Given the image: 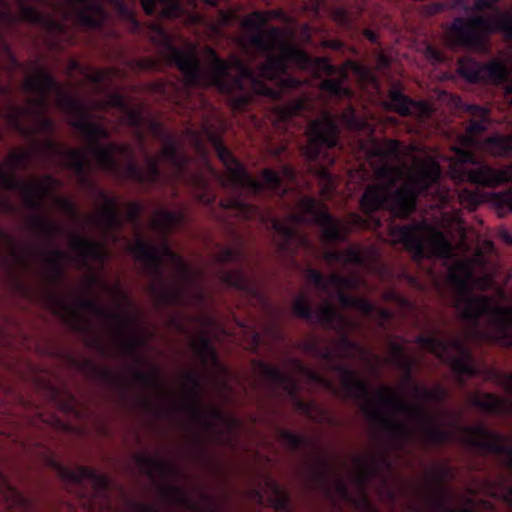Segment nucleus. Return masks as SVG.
Returning <instances> with one entry per match:
<instances>
[{
  "label": "nucleus",
  "instance_id": "c756f323",
  "mask_svg": "<svg viewBox=\"0 0 512 512\" xmlns=\"http://www.w3.org/2000/svg\"><path fill=\"white\" fill-rule=\"evenodd\" d=\"M255 367L270 385L283 388L290 396L296 395L294 380L283 372L280 367L263 361H255Z\"/></svg>",
  "mask_w": 512,
  "mask_h": 512
},
{
  "label": "nucleus",
  "instance_id": "5fc2aeb1",
  "mask_svg": "<svg viewBox=\"0 0 512 512\" xmlns=\"http://www.w3.org/2000/svg\"><path fill=\"white\" fill-rule=\"evenodd\" d=\"M278 436L292 451H298L308 444L306 437L289 429L278 428Z\"/></svg>",
  "mask_w": 512,
  "mask_h": 512
},
{
  "label": "nucleus",
  "instance_id": "4d7b16f0",
  "mask_svg": "<svg viewBox=\"0 0 512 512\" xmlns=\"http://www.w3.org/2000/svg\"><path fill=\"white\" fill-rule=\"evenodd\" d=\"M375 154L385 158L398 159L403 154V145L399 140L386 139L382 146L375 148Z\"/></svg>",
  "mask_w": 512,
  "mask_h": 512
},
{
  "label": "nucleus",
  "instance_id": "bf43d9fd",
  "mask_svg": "<svg viewBox=\"0 0 512 512\" xmlns=\"http://www.w3.org/2000/svg\"><path fill=\"white\" fill-rule=\"evenodd\" d=\"M303 349L322 360L333 362L335 359L334 352L328 347H321L318 339L312 338L303 343Z\"/></svg>",
  "mask_w": 512,
  "mask_h": 512
},
{
  "label": "nucleus",
  "instance_id": "b1692460",
  "mask_svg": "<svg viewBox=\"0 0 512 512\" xmlns=\"http://www.w3.org/2000/svg\"><path fill=\"white\" fill-rule=\"evenodd\" d=\"M500 383L512 394V373H499ZM471 405L486 413L509 416L512 415V403L493 393L475 394L470 399Z\"/></svg>",
  "mask_w": 512,
  "mask_h": 512
},
{
  "label": "nucleus",
  "instance_id": "f03ea898",
  "mask_svg": "<svg viewBox=\"0 0 512 512\" xmlns=\"http://www.w3.org/2000/svg\"><path fill=\"white\" fill-rule=\"evenodd\" d=\"M401 170L395 165L384 163L376 170L377 177L383 184L368 185L360 198V207L367 216L364 218L358 213L348 215V225L338 221L328 210L325 204L316 198L305 196L298 202L300 213L305 215L308 223H314L322 230V237L326 243H343L347 241L352 229H376L381 226L379 219L373 214L381 209H389L393 216L406 219L416 209L420 196H431L438 204L445 205L450 200V191L441 184L440 164L433 160L420 161L409 180L392 192L401 177Z\"/></svg>",
  "mask_w": 512,
  "mask_h": 512
},
{
  "label": "nucleus",
  "instance_id": "09e8293b",
  "mask_svg": "<svg viewBox=\"0 0 512 512\" xmlns=\"http://www.w3.org/2000/svg\"><path fill=\"white\" fill-rule=\"evenodd\" d=\"M267 485L272 490V503L277 512H291V500L288 493L276 482L269 479Z\"/></svg>",
  "mask_w": 512,
  "mask_h": 512
},
{
  "label": "nucleus",
  "instance_id": "c9c22d12",
  "mask_svg": "<svg viewBox=\"0 0 512 512\" xmlns=\"http://www.w3.org/2000/svg\"><path fill=\"white\" fill-rule=\"evenodd\" d=\"M468 112L472 116L466 128V132L470 136H477L487 130L489 124V110L480 105H470Z\"/></svg>",
  "mask_w": 512,
  "mask_h": 512
},
{
  "label": "nucleus",
  "instance_id": "ea45409f",
  "mask_svg": "<svg viewBox=\"0 0 512 512\" xmlns=\"http://www.w3.org/2000/svg\"><path fill=\"white\" fill-rule=\"evenodd\" d=\"M356 462L361 468V472L359 473V475L356 478L357 483L361 487H364L367 484V482L369 481L371 476L374 475L375 473H377L381 466L390 467V465H391L390 461H389V457L386 453H384L378 457H374L372 459L371 466L365 464L360 459H357Z\"/></svg>",
  "mask_w": 512,
  "mask_h": 512
},
{
  "label": "nucleus",
  "instance_id": "aec40b11",
  "mask_svg": "<svg viewBox=\"0 0 512 512\" xmlns=\"http://www.w3.org/2000/svg\"><path fill=\"white\" fill-rule=\"evenodd\" d=\"M59 476L63 481L73 484L78 488H83L84 482L91 486L90 496H104L110 489L109 478L97 472L95 469L87 466H77L74 469L56 464Z\"/></svg>",
  "mask_w": 512,
  "mask_h": 512
},
{
  "label": "nucleus",
  "instance_id": "6e6d98bb",
  "mask_svg": "<svg viewBox=\"0 0 512 512\" xmlns=\"http://www.w3.org/2000/svg\"><path fill=\"white\" fill-rule=\"evenodd\" d=\"M125 117V123L130 126L131 128H134L136 130V135L138 139L143 142L144 141V135L141 131V128L144 124V116L139 109L131 108L130 106L127 107L123 112Z\"/></svg>",
  "mask_w": 512,
  "mask_h": 512
},
{
  "label": "nucleus",
  "instance_id": "052dcab7",
  "mask_svg": "<svg viewBox=\"0 0 512 512\" xmlns=\"http://www.w3.org/2000/svg\"><path fill=\"white\" fill-rule=\"evenodd\" d=\"M112 175L132 180L139 185L143 182L144 177L143 169L135 162V159L128 160L124 167L121 166L120 173Z\"/></svg>",
  "mask_w": 512,
  "mask_h": 512
},
{
  "label": "nucleus",
  "instance_id": "a211bd4d",
  "mask_svg": "<svg viewBox=\"0 0 512 512\" xmlns=\"http://www.w3.org/2000/svg\"><path fill=\"white\" fill-rule=\"evenodd\" d=\"M31 227L40 233L46 240L51 248L44 252L46 256V263L51 272L53 281H59L64 276V263L68 255L63 250L54 246L55 239L60 236L64 229L63 227L39 214H35L30 220Z\"/></svg>",
  "mask_w": 512,
  "mask_h": 512
},
{
  "label": "nucleus",
  "instance_id": "4be33fe9",
  "mask_svg": "<svg viewBox=\"0 0 512 512\" xmlns=\"http://www.w3.org/2000/svg\"><path fill=\"white\" fill-rule=\"evenodd\" d=\"M19 6V17L22 21L37 26L50 35L63 34L66 31L65 23L58 21L53 15L42 12L30 2H37L45 5H56L51 0H16Z\"/></svg>",
  "mask_w": 512,
  "mask_h": 512
},
{
  "label": "nucleus",
  "instance_id": "2eb2a0df",
  "mask_svg": "<svg viewBox=\"0 0 512 512\" xmlns=\"http://www.w3.org/2000/svg\"><path fill=\"white\" fill-rule=\"evenodd\" d=\"M62 186V182L47 174L42 180L32 183L20 181L15 175L0 171V190L18 191L23 195L26 207L38 213L44 204V199Z\"/></svg>",
  "mask_w": 512,
  "mask_h": 512
},
{
  "label": "nucleus",
  "instance_id": "1a4fd4ad",
  "mask_svg": "<svg viewBox=\"0 0 512 512\" xmlns=\"http://www.w3.org/2000/svg\"><path fill=\"white\" fill-rule=\"evenodd\" d=\"M332 370L341 377L344 396L363 402L366 410L370 412V416L382 422L386 432L397 446H403L412 439L413 431L405 423L387 417L375 408V401L371 395L369 384L356 371L341 364H333Z\"/></svg>",
  "mask_w": 512,
  "mask_h": 512
},
{
  "label": "nucleus",
  "instance_id": "49530a36",
  "mask_svg": "<svg viewBox=\"0 0 512 512\" xmlns=\"http://www.w3.org/2000/svg\"><path fill=\"white\" fill-rule=\"evenodd\" d=\"M49 301L53 306L55 314H58L60 310H65L68 313L67 320L72 325L73 329L79 332H84L87 325L80 321V316L76 310L71 309L66 303H64L59 297L55 295L49 296Z\"/></svg>",
  "mask_w": 512,
  "mask_h": 512
},
{
  "label": "nucleus",
  "instance_id": "72a5a7b5",
  "mask_svg": "<svg viewBox=\"0 0 512 512\" xmlns=\"http://www.w3.org/2000/svg\"><path fill=\"white\" fill-rule=\"evenodd\" d=\"M141 5L149 16L160 14L165 18H176L183 11L180 0H141Z\"/></svg>",
  "mask_w": 512,
  "mask_h": 512
},
{
  "label": "nucleus",
  "instance_id": "4468645a",
  "mask_svg": "<svg viewBox=\"0 0 512 512\" xmlns=\"http://www.w3.org/2000/svg\"><path fill=\"white\" fill-rule=\"evenodd\" d=\"M76 306L77 310L90 312L101 319L111 322L121 338V345L125 352L134 356L137 362L142 361L138 356V349L143 345V340L139 336L131 334L130 330L133 326L131 317L123 313L113 312L103 307L98 301L83 296L77 299Z\"/></svg>",
  "mask_w": 512,
  "mask_h": 512
},
{
  "label": "nucleus",
  "instance_id": "c85d7f7f",
  "mask_svg": "<svg viewBox=\"0 0 512 512\" xmlns=\"http://www.w3.org/2000/svg\"><path fill=\"white\" fill-rule=\"evenodd\" d=\"M65 155L67 157L66 167L77 176L78 183L97 193V190L100 189L89 178V163L85 153L79 149H70L65 151Z\"/></svg>",
  "mask_w": 512,
  "mask_h": 512
},
{
  "label": "nucleus",
  "instance_id": "774afa93",
  "mask_svg": "<svg viewBox=\"0 0 512 512\" xmlns=\"http://www.w3.org/2000/svg\"><path fill=\"white\" fill-rule=\"evenodd\" d=\"M306 278L323 292H328V279L316 268L308 267L304 272Z\"/></svg>",
  "mask_w": 512,
  "mask_h": 512
},
{
  "label": "nucleus",
  "instance_id": "338daca9",
  "mask_svg": "<svg viewBox=\"0 0 512 512\" xmlns=\"http://www.w3.org/2000/svg\"><path fill=\"white\" fill-rule=\"evenodd\" d=\"M344 253L343 264H352L358 267H364L367 265V258L364 253L357 247H349Z\"/></svg>",
  "mask_w": 512,
  "mask_h": 512
},
{
  "label": "nucleus",
  "instance_id": "58836bf2",
  "mask_svg": "<svg viewBox=\"0 0 512 512\" xmlns=\"http://www.w3.org/2000/svg\"><path fill=\"white\" fill-rule=\"evenodd\" d=\"M145 162H146V169H143V182L141 185L147 186L149 189L152 187L163 184L164 183V176L163 172L160 168L159 160L155 157H152L145 154Z\"/></svg>",
  "mask_w": 512,
  "mask_h": 512
},
{
  "label": "nucleus",
  "instance_id": "864d4df0",
  "mask_svg": "<svg viewBox=\"0 0 512 512\" xmlns=\"http://www.w3.org/2000/svg\"><path fill=\"white\" fill-rule=\"evenodd\" d=\"M134 379L137 383L148 389L162 387V380L160 378L159 370L152 367L149 372H144L138 369L133 371Z\"/></svg>",
  "mask_w": 512,
  "mask_h": 512
},
{
  "label": "nucleus",
  "instance_id": "423d86ee",
  "mask_svg": "<svg viewBox=\"0 0 512 512\" xmlns=\"http://www.w3.org/2000/svg\"><path fill=\"white\" fill-rule=\"evenodd\" d=\"M474 273L466 260L458 261L450 269L447 281L455 290L457 298L455 308L463 320L478 326L483 317L496 327L503 343L512 346V307L495 305L492 297L471 294V281Z\"/></svg>",
  "mask_w": 512,
  "mask_h": 512
},
{
  "label": "nucleus",
  "instance_id": "3c124183",
  "mask_svg": "<svg viewBox=\"0 0 512 512\" xmlns=\"http://www.w3.org/2000/svg\"><path fill=\"white\" fill-rule=\"evenodd\" d=\"M415 397L423 402L441 404L448 397V392L442 386H436L432 389L425 386H415Z\"/></svg>",
  "mask_w": 512,
  "mask_h": 512
},
{
  "label": "nucleus",
  "instance_id": "5701e85b",
  "mask_svg": "<svg viewBox=\"0 0 512 512\" xmlns=\"http://www.w3.org/2000/svg\"><path fill=\"white\" fill-rule=\"evenodd\" d=\"M317 322L324 328L333 330L339 335L338 345L344 352L358 350L359 345L348 335L350 321L341 314L331 303L321 305Z\"/></svg>",
  "mask_w": 512,
  "mask_h": 512
},
{
  "label": "nucleus",
  "instance_id": "dca6fc26",
  "mask_svg": "<svg viewBox=\"0 0 512 512\" xmlns=\"http://www.w3.org/2000/svg\"><path fill=\"white\" fill-rule=\"evenodd\" d=\"M479 30L492 31L491 21L487 17L479 14L467 18L456 17L446 29V41L451 48L481 50L484 39Z\"/></svg>",
  "mask_w": 512,
  "mask_h": 512
},
{
  "label": "nucleus",
  "instance_id": "f704fd0d",
  "mask_svg": "<svg viewBox=\"0 0 512 512\" xmlns=\"http://www.w3.org/2000/svg\"><path fill=\"white\" fill-rule=\"evenodd\" d=\"M185 222L186 215L183 211L161 209L156 213L154 224L164 234H168L182 226Z\"/></svg>",
  "mask_w": 512,
  "mask_h": 512
},
{
  "label": "nucleus",
  "instance_id": "0eeeda50",
  "mask_svg": "<svg viewBox=\"0 0 512 512\" xmlns=\"http://www.w3.org/2000/svg\"><path fill=\"white\" fill-rule=\"evenodd\" d=\"M61 105L79 115V118L74 120L71 126L84 136L89 150L101 170L108 174H118L121 172V165L115 153H119L127 161L135 159L134 150L129 144H117L114 142L106 145L101 144V140H108L110 138V131L103 124L89 119V114L80 100L75 97L65 96L61 100Z\"/></svg>",
  "mask_w": 512,
  "mask_h": 512
},
{
  "label": "nucleus",
  "instance_id": "393cba45",
  "mask_svg": "<svg viewBox=\"0 0 512 512\" xmlns=\"http://www.w3.org/2000/svg\"><path fill=\"white\" fill-rule=\"evenodd\" d=\"M96 194L104 203L99 211L97 222L104 233L111 235L116 241L124 224L119 211L118 199L115 196H109L104 190H97Z\"/></svg>",
  "mask_w": 512,
  "mask_h": 512
},
{
  "label": "nucleus",
  "instance_id": "f257e3e1",
  "mask_svg": "<svg viewBox=\"0 0 512 512\" xmlns=\"http://www.w3.org/2000/svg\"><path fill=\"white\" fill-rule=\"evenodd\" d=\"M283 15L282 10L254 11L245 20V27L253 31L250 45L265 56L257 69L237 56L223 59L212 47L205 48L208 65L204 66L195 48L176 47L172 36L160 24L152 25L151 40L164 60L180 71L187 88H214L226 96L237 112L245 111L259 97L275 102V117L285 124L309 112L312 103L307 98L282 101L287 91L301 86L300 80L288 74L289 62L299 69L327 75L319 88L329 97L352 98V90L344 85L348 79L346 67L336 66L326 57H311L306 51L286 43L278 27L265 28L270 19H281Z\"/></svg>",
  "mask_w": 512,
  "mask_h": 512
},
{
  "label": "nucleus",
  "instance_id": "ddd939ff",
  "mask_svg": "<svg viewBox=\"0 0 512 512\" xmlns=\"http://www.w3.org/2000/svg\"><path fill=\"white\" fill-rule=\"evenodd\" d=\"M184 378L186 383L189 384L188 395L190 398L186 405V410L193 420L209 430L215 428V422L224 424L229 430L238 428L241 425L238 418L226 415L221 409L203 406L201 400L202 383L197 373H186Z\"/></svg>",
  "mask_w": 512,
  "mask_h": 512
},
{
  "label": "nucleus",
  "instance_id": "a878e982",
  "mask_svg": "<svg viewBox=\"0 0 512 512\" xmlns=\"http://www.w3.org/2000/svg\"><path fill=\"white\" fill-rule=\"evenodd\" d=\"M388 99L391 110L400 116H413L418 120H423L430 114V109L424 101L413 100L398 88L389 91Z\"/></svg>",
  "mask_w": 512,
  "mask_h": 512
},
{
  "label": "nucleus",
  "instance_id": "a18cd8bd",
  "mask_svg": "<svg viewBox=\"0 0 512 512\" xmlns=\"http://www.w3.org/2000/svg\"><path fill=\"white\" fill-rule=\"evenodd\" d=\"M340 120L342 124L346 126L351 131L359 132V131H369L373 132V129L366 122V120L360 118L357 115L355 108L352 105H349L341 114Z\"/></svg>",
  "mask_w": 512,
  "mask_h": 512
},
{
  "label": "nucleus",
  "instance_id": "412c9836",
  "mask_svg": "<svg viewBox=\"0 0 512 512\" xmlns=\"http://www.w3.org/2000/svg\"><path fill=\"white\" fill-rule=\"evenodd\" d=\"M149 128L151 133L163 142L161 157L175 170L177 177L185 176L190 158L180 149L174 137L165 130L160 122L151 120Z\"/></svg>",
  "mask_w": 512,
  "mask_h": 512
},
{
  "label": "nucleus",
  "instance_id": "f3484780",
  "mask_svg": "<svg viewBox=\"0 0 512 512\" xmlns=\"http://www.w3.org/2000/svg\"><path fill=\"white\" fill-rule=\"evenodd\" d=\"M441 341L444 345L437 348V358L450 367L461 385L465 384V377H473L479 373L475 358L462 339L441 337Z\"/></svg>",
  "mask_w": 512,
  "mask_h": 512
},
{
  "label": "nucleus",
  "instance_id": "680f3d73",
  "mask_svg": "<svg viewBox=\"0 0 512 512\" xmlns=\"http://www.w3.org/2000/svg\"><path fill=\"white\" fill-rule=\"evenodd\" d=\"M316 173H317V176H318L320 182L323 185V187L321 189V194L326 199H329L332 196V194L336 188L335 177L324 166H320L317 169Z\"/></svg>",
  "mask_w": 512,
  "mask_h": 512
},
{
  "label": "nucleus",
  "instance_id": "2f4dec72",
  "mask_svg": "<svg viewBox=\"0 0 512 512\" xmlns=\"http://www.w3.org/2000/svg\"><path fill=\"white\" fill-rule=\"evenodd\" d=\"M452 470L448 465H441L437 468L436 479L439 483V493H430L427 496V504L430 512H458L450 508L446 503L448 492L443 487V482L447 477L451 476ZM461 512H470L468 509H463Z\"/></svg>",
  "mask_w": 512,
  "mask_h": 512
},
{
  "label": "nucleus",
  "instance_id": "de8ad7c7",
  "mask_svg": "<svg viewBox=\"0 0 512 512\" xmlns=\"http://www.w3.org/2000/svg\"><path fill=\"white\" fill-rule=\"evenodd\" d=\"M320 307L321 306H319L315 312L308 298L304 295H300L293 302L292 311L298 318L319 324L317 322V315Z\"/></svg>",
  "mask_w": 512,
  "mask_h": 512
},
{
  "label": "nucleus",
  "instance_id": "473e14b6",
  "mask_svg": "<svg viewBox=\"0 0 512 512\" xmlns=\"http://www.w3.org/2000/svg\"><path fill=\"white\" fill-rule=\"evenodd\" d=\"M220 281L228 287L235 288L247 295L254 296L257 293L255 282L250 279L242 268L220 269Z\"/></svg>",
  "mask_w": 512,
  "mask_h": 512
},
{
  "label": "nucleus",
  "instance_id": "f8f14e48",
  "mask_svg": "<svg viewBox=\"0 0 512 512\" xmlns=\"http://www.w3.org/2000/svg\"><path fill=\"white\" fill-rule=\"evenodd\" d=\"M461 161L450 169L451 177L458 182H468L477 186L494 188L512 182V165L495 169L487 164L475 168L468 167L473 163L474 155L470 152L461 153Z\"/></svg>",
  "mask_w": 512,
  "mask_h": 512
},
{
  "label": "nucleus",
  "instance_id": "e2e57ef3",
  "mask_svg": "<svg viewBox=\"0 0 512 512\" xmlns=\"http://www.w3.org/2000/svg\"><path fill=\"white\" fill-rule=\"evenodd\" d=\"M414 342L421 346L423 349L432 353L437 357V348L442 347L444 343L441 341V336L439 335H418L415 337Z\"/></svg>",
  "mask_w": 512,
  "mask_h": 512
},
{
  "label": "nucleus",
  "instance_id": "7ed1b4c3",
  "mask_svg": "<svg viewBox=\"0 0 512 512\" xmlns=\"http://www.w3.org/2000/svg\"><path fill=\"white\" fill-rule=\"evenodd\" d=\"M203 134L214 148L219 160L227 171V183L234 189V195L221 201V206L231 210L244 220H260L269 224L275 232V245L279 253L286 256H294L298 248L308 251L314 250V244L303 233L299 226L304 225L308 219L300 211L292 210L290 204H286L289 210L284 219L273 216L270 209L264 211L261 207L246 201L243 190L259 196L265 191L282 200L289 192V188L283 183L281 176L274 170L265 168L261 172L262 180L249 175L245 167L233 156L223 142L222 136L208 123L202 126Z\"/></svg>",
  "mask_w": 512,
  "mask_h": 512
},
{
  "label": "nucleus",
  "instance_id": "603ef678",
  "mask_svg": "<svg viewBox=\"0 0 512 512\" xmlns=\"http://www.w3.org/2000/svg\"><path fill=\"white\" fill-rule=\"evenodd\" d=\"M193 348L204 364H206L209 360L213 362L218 361L216 350L208 337L200 336L198 340L193 344Z\"/></svg>",
  "mask_w": 512,
  "mask_h": 512
},
{
  "label": "nucleus",
  "instance_id": "37998d69",
  "mask_svg": "<svg viewBox=\"0 0 512 512\" xmlns=\"http://www.w3.org/2000/svg\"><path fill=\"white\" fill-rule=\"evenodd\" d=\"M292 397L295 398L296 409L305 415L308 419L317 423H322L328 418L327 412L315 401H304L298 398L297 394Z\"/></svg>",
  "mask_w": 512,
  "mask_h": 512
},
{
  "label": "nucleus",
  "instance_id": "13d9d810",
  "mask_svg": "<svg viewBox=\"0 0 512 512\" xmlns=\"http://www.w3.org/2000/svg\"><path fill=\"white\" fill-rule=\"evenodd\" d=\"M246 258V252L240 244L234 248H223L216 255V260L221 264H227L230 262H244Z\"/></svg>",
  "mask_w": 512,
  "mask_h": 512
},
{
  "label": "nucleus",
  "instance_id": "c03bdc74",
  "mask_svg": "<svg viewBox=\"0 0 512 512\" xmlns=\"http://www.w3.org/2000/svg\"><path fill=\"white\" fill-rule=\"evenodd\" d=\"M391 362L400 369L403 374H409L414 371L416 361L408 356L401 344L393 343L391 345Z\"/></svg>",
  "mask_w": 512,
  "mask_h": 512
},
{
  "label": "nucleus",
  "instance_id": "6e6552de",
  "mask_svg": "<svg viewBox=\"0 0 512 512\" xmlns=\"http://www.w3.org/2000/svg\"><path fill=\"white\" fill-rule=\"evenodd\" d=\"M390 235L417 261L432 257L448 260L453 255V246L446 234L429 228L425 221L393 225Z\"/></svg>",
  "mask_w": 512,
  "mask_h": 512
},
{
  "label": "nucleus",
  "instance_id": "69168bd1",
  "mask_svg": "<svg viewBox=\"0 0 512 512\" xmlns=\"http://www.w3.org/2000/svg\"><path fill=\"white\" fill-rule=\"evenodd\" d=\"M328 286L333 285L339 290L356 289L358 287V279L355 277H348L338 273H333L328 278Z\"/></svg>",
  "mask_w": 512,
  "mask_h": 512
},
{
  "label": "nucleus",
  "instance_id": "7c9ffc66",
  "mask_svg": "<svg viewBox=\"0 0 512 512\" xmlns=\"http://www.w3.org/2000/svg\"><path fill=\"white\" fill-rule=\"evenodd\" d=\"M501 0H477L474 3L475 11L481 12L485 9L495 11L497 14L491 22L492 30L498 31L506 39L512 41V10L510 12H500L497 4Z\"/></svg>",
  "mask_w": 512,
  "mask_h": 512
},
{
  "label": "nucleus",
  "instance_id": "8fccbe9b",
  "mask_svg": "<svg viewBox=\"0 0 512 512\" xmlns=\"http://www.w3.org/2000/svg\"><path fill=\"white\" fill-rule=\"evenodd\" d=\"M0 46L7 58L6 67L8 73H13L16 70H23L24 65L21 63L15 54L13 53L10 45L6 42L3 35L0 33ZM10 93L9 88L0 83V94L8 95Z\"/></svg>",
  "mask_w": 512,
  "mask_h": 512
},
{
  "label": "nucleus",
  "instance_id": "0e129e2a",
  "mask_svg": "<svg viewBox=\"0 0 512 512\" xmlns=\"http://www.w3.org/2000/svg\"><path fill=\"white\" fill-rule=\"evenodd\" d=\"M83 366L88 368L92 373H94L101 381L116 385L120 382V379L117 375H115L111 370L107 368H98L95 365H93L90 361L85 360L82 363Z\"/></svg>",
  "mask_w": 512,
  "mask_h": 512
},
{
  "label": "nucleus",
  "instance_id": "e433bc0d",
  "mask_svg": "<svg viewBox=\"0 0 512 512\" xmlns=\"http://www.w3.org/2000/svg\"><path fill=\"white\" fill-rule=\"evenodd\" d=\"M332 475L331 468L326 460H319L318 462L309 466L308 481L310 484L323 487L326 493L330 495L328 483Z\"/></svg>",
  "mask_w": 512,
  "mask_h": 512
},
{
  "label": "nucleus",
  "instance_id": "cd10ccee",
  "mask_svg": "<svg viewBox=\"0 0 512 512\" xmlns=\"http://www.w3.org/2000/svg\"><path fill=\"white\" fill-rule=\"evenodd\" d=\"M134 459L142 473L151 480L157 477L168 479L171 475L178 473L171 463L146 453H138Z\"/></svg>",
  "mask_w": 512,
  "mask_h": 512
},
{
  "label": "nucleus",
  "instance_id": "6ab92c4d",
  "mask_svg": "<svg viewBox=\"0 0 512 512\" xmlns=\"http://www.w3.org/2000/svg\"><path fill=\"white\" fill-rule=\"evenodd\" d=\"M457 73L471 84H502L508 71L500 59L479 62L471 57H463L457 63Z\"/></svg>",
  "mask_w": 512,
  "mask_h": 512
},
{
  "label": "nucleus",
  "instance_id": "a19ab883",
  "mask_svg": "<svg viewBox=\"0 0 512 512\" xmlns=\"http://www.w3.org/2000/svg\"><path fill=\"white\" fill-rule=\"evenodd\" d=\"M483 148L493 156L505 157L512 153V139L502 135H493L483 142Z\"/></svg>",
  "mask_w": 512,
  "mask_h": 512
},
{
  "label": "nucleus",
  "instance_id": "bb28decb",
  "mask_svg": "<svg viewBox=\"0 0 512 512\" xmlns=\"http://www.w3.org/2000/svg\"><path fill=\"white\" fill-rule=\"evenodd\" d=\"M70 247L77 254V261L81 267H87L91 260L103 262L106 251L101 242L73 233Z\"/></svg>",
  "mask_w": 512,
  "mask_h": 512
},
{
  "label": "nucleus",
  "instance_id": "9b49d317",
  "mask_svg": "<svg viewBox=\"0 0 512 512\" xmlns=\"http://www.w3.org/2000/svg\"><path fill=\"white\" fill-rule=\"evenodd\" d=\"M339 133L336 118L330 112L324 111L320 118L309 120L305 131L307 142L301 148L302 155L309 162L328 157L325 150L338 145Z\"/></svg>",
  "mask_w": 512,
  "mask_h": 512
},
{
  "label": "nucleus",
  "instance_id": "79ce46f5",
  "mask_svg": "<svg viewBox=\"0 0 512 512\" xmlns=\"http://www.w3.org/2000/svg\"><path fill=\"white\" fill-rule=\"evenodd\" d=\"M162 493L166 500L173 504L184 506L192 510L198 508L197 504L192 501L186 490L180 486L164 485L162 487Z\"/></svg>",
  "mask_w": 512,
  "mask_h": 512
},
{
  "label": "nucleus",
  "instance_id": "20e7f679",
  "mask_svg": "<svg viewBox=\"0 0 512 512\" xmlns=\"http://www.w3.org/2000/svg\"><path fill=\"white\" fill-rule=\"evenodd\" d=\"M130 251L136 260L144 264L146 274L153 279L149 289L161 304H187L186 293L192 272L184 259L172 250L166 237L158 247L138 235Z\"/></svg>",
  "mask_w": 512,
  "mask_h": 512
},
{
  "label": "nucleus",
  "instance_id": "9d476101",
  "mask_svg": "<svg viewBox=\"0 0 512 512\" xmlns=\"http://www.w3.org/2000/svg\"><path fill=\"white\" fill-rule=\"evenodd\" d=\"M375 396L382 407L395 413L405 414L416 422L421 428V436L426 444L441 446L453 439V433L437 421L426 405L405 402L389 386H383L377 390Z\"/></svg>",
  "mask_w": 512,
  "mask_h": 512
},
{
  "label": "nucleus",
  "instance_id": "39448f33",
  "mask_svg": "<svg viewBox=\"0 0 512 512\" xmlns=\"http://www.w3.org/2000/svg\"><path fill=\"white\" fill-rule=\"evenodd\" d=\"M29 65L30 68L35 71V75L27 76L24 79L22 88L35 97L29 99V107L18 106L10 102L6 112H3L0 108V117L4 118L13 130L27 138H33L36 131L26 126L23 123V118L27 116L34 117L37 120V132L47 134L51 137L56 131L55 122L53 119L44 115L49 106V95L51 93L59 95L57 101L58 106L73 116L70 124L78 119L79 115L61 105L63 97L72 96L63 91L56 78L37 61H32Z\"/></svg>",
  "mask_w": 512,
  "mask_h": 512
},
{
  "label": "nucleus",
  "instance_id": "4c0bfd02",
  "mask_svg": "<svg viewBox=\"0 0 512 512\" xmlns=\"http://www.w3.org/2000/svg\"><path fill=\"white\" fill-rule=\"evenodd\" d=\"M337 299L344 308H354L365 316H370L375 310V304L365 297L349 295L346 291L339 290Z\"/></svg>",
  "mask_w": 512,
  "mask_h": 512
}]
</instances>
